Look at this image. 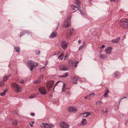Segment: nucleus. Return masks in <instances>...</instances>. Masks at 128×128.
<instances>
[{
  "mask_svg": "<svg viewBox=\"0 0 128 128\" xmlns=\"http://www.w3.org/2000/svg\"><path fill=\"white\" fill-rule=\"evenodd\" d=\"M120 26L122 28H128V19H122L120 23Z\"/></svg>",
  "mask_w": 128,
  "mask_h": 128,
  "instance_id": "obj_1",
  "label": "nucleus"
},
{
  "mask_svg": "<svg viewBox=\"0 0 128 128\" xmlns=\"http://www.w3.org/2000/svg\"><path fill=\"white\" fill-rule=\"evenodd\" d=\"M74 2L76 4V5H72L71 6V7L74 10H77L80 8L81 4L80 2L78 0H75Z\"/></svg>",
  "mask_w": 128,
  "mask_h": 128,
  "instance_id": "obj_2",
  "label": "nucleus"
},
{
  "mask_svg": "<svg viewBox=\"0 0 128 128\" xmlns=\"http://www.w3.org/2000/svg\"><path fill=\"white\" fill-rule=\"evenodd\" d=\"M28 66L30 68V70L32 71L34 67L36 66H37L38 65V64L37 63L35 64L34 63V62L31 60H29L28 62Z\"/></svg>",
  "mask_w": 128,
  "mask_h": 128,
  "instance_id": "obj_3",
  "label": "nucleus"
},
{
  "mask_svg": "<svg viewBox=\"0 0 128 128\" xmlns=\"http://www.w3.org/2000/svg\"><path fill=\"white\" fill-rule=\"evenodd\" d=\"M13 87L15 88V90L17 92H20L22 89V88L17 83H14L12 84Z\"/></svg>",
  "mask_w": 128,
  "mask_h": 128,
  "instance_id": "obj_4",
  "label": "nucleus"
},
{
  "mask_svg": "<svg viewBox=\"0 0 128 128\" xmlns=\"http://www.w3.org/2000/svg\"><path fill=\"white\" fill-rule=\"evenodd\" d=\"M53 126L52 124L47 123L42 124L40 125V127L42 128H51Z\"/></svg>",
  "mask_w": 128,
  "mask_h": 128,
  "instance_id": "obj_5",
  "label": "nucleus"
},
{
  "mask_svg": "<svg viewBox=\"0 0 128 128\" xmlns=\"http://www.w3.org/2000/svg\"><path fill=\"white\" fill-rule=\"evenodd\" d=\"M59 125L61 128H68L70 126L68 123L64 122L60 123Z\"/></svg>",
  "mask_w": 128,
  "mask_h": 128,
  "instance_id": "obj_6",
  "label": "nucleus"
},
{
  "mask_svg": "<svg viewBox=\"0 0 128 128\" xmlns=\"http://www.w3.org/2000/svg\"><path fill=\"white\" fill-rule=\"evenodd\" d=\"M54 81L52 80L48 82L46 84V87L48 90H50L51 88L52 87L54 84Z\"/></svg>",
  "mask_w": 128,
  "mask_h": 128,
  "instance_id": "obj_7",
  "label": "nucleus"
},
{
  "mask_svg": "<svg viewBox=\"0 0 128 128\" xmlns=\"http://www.w3.org/2000/svg\"><path fill=\"white\" fill-rule=\"evenodd\" d=\"M68 110L69 112L74 113L77 111L76 108L75 107L70 106L68 108Z\"/></svg>",
  "mask_w": 128,
  "mask_h": 128,
  "instance_id": "obj_8",
  "label": "nucleus"
},
{
  "mask_svg": "<svg viewBox=\"0 0 128 128\" xmlns=\"http://www.w3.org/2000/svg\"><path fill=\"white\" fill-rule=\"evenodd\" d=\"M41 94L44 95H45L47 93L46 89L44 87H42L38 88Z\"/></svg>",
  "mask_w": 128,
  "mask_h": 128,
  "instance_id": "obj_9",
  "label": "nucleus"
},
{
  "mask_svg": "<svg viewBox=\"0 0 128 128\" xmlns=\"http://www.w3.org/2000/svg\"><path fill=\"white\" fill-rule=\"evenodd\" d=\"M67 44L66 41H62L61 44V46L63 49H65L67 47Z\"/></svg>",
  "mask_w": 128,
  "mask_h": 128,
  "instance_id": "obj_10",
  "label": "nucleus"
},
{
  "mask_svg": "<svg viewBox=\"0 0 128 128\" xmlns=\"http://www.w3.org/2000/svg\"><path fill=\"white\" fill-rule=\"evenodd\" d=\"M26 33H27V34H31V36H33V35L31 34V32H29L27 30H24L22 32H21L20 33V37H21L23 35L26 34Z\"/></svg>",
  "mask_w": 128,
  "mask_h": 128,
  "instance_id": "obj_11",
  "label": "nucleus"
},
{
  "mask_svg": "<svg viewBox=\"0 0 128 128\" xmlns=\"http://www.w3.org/2000/svg\"><path fill=\"white\" fill-rule=\"evenodd\" d=\"M74 30L73 28H72V30L71 31V30H68L67 32V33L66 35V37L67 38H69L71 36L73 32L72 31Z\"/></svg>",
  "mask_w": 128,
  "mask_h": 128,
  "instance_id": "obj_12",
  "label": "nucleus"
},
{
  "mask_svg": "<svg viewBox=\"0 0 128 128\" xmlns=\"http://www.w3.org/2000/svg\"><path fill=\"white\" fill-rule=\"evenodd\" d=\"M112 48L110 47L107 48L105 50V51L106 54H110L112 51Z\"/></svg>",
  "mask_w": 128,
  "mask_h": 128,
  "instance_id": "obj_13",
  "label": "nucleus"
},
{
  "mask_svg": "<svg viewBox=\"0 0 128 128\" xmlns=\"http://www.w3.org/2000/svg\"><path fill=\"white\" fill-rule=\"evenodd\" d=\"M80 81V80L78 78L74 77L73 78V83L74 84H77V82Z\"/></svg>",
  "mask_w": 128,
  "mask_h": 128,
  "instance_id": "obj_14",
  "label": "nucleus"
},
{
  "mask_svg": "<svg viewBox=\"0 0 128 128\" xmlns=\"http://www.w3.org/2000/svg\"><path fill=\"white\" fill-rule=\"evenodd\" d=\"M70 25L68 21H65L64 22V27L65 28H67Z\"/></svg>",
  "mask_w": 128,
  "mask_h": 128,
  "instance_id": "obj_15",
  "label": "nucleus"
},
{
  "mask_svg": "<svg viewBox=\"0 0 128 128\" xmlns=\"http://www.w3.org/2000/svg\"><path fill=\"white\" fill-rule=\"evenodd\" d=\"M57 34L56 32H53L51 34L50 37L52 39L54 37H56Z\"/></svg>",
  "mask_w": 128,
  "mask_h": 128,
  "instance_id": "obj_16",
  "label": "nucleus"
},
{
  "mask_svg": "<svg viewBox=\"0 0 128 128\" xmlns=\"http://www.w3.org/2000/svg\"><path fill=\"white\" fill-rule=\"evenodd\" d=\"M10 76V75H9L7 76H4L3 79L2 81L4 82H6L7 79Z\"/></svg>",
  "mask_w": 128,
  "mask_h": 128,
  "instance_id": "obj_17",
  "label": "nucleus"
},
{
  "mask_svg": "<svg viewBox=\"0 0 128 128\" xmlns=\"http://www.w3.org/2000/svg\"><path fill=\"white\" fill-rule=\"evenodd\" d=\"M102 111L103 114H105L106 113L107 114L108 112L109 109L108 108H103Z\"/></svg>",
  "mask_w": 128,
  "mask_h": 128,
  "instance_id": "obj_18",
  "label": "nucleus"
},
{
  "mask_svg": "<svg viewBox=\"0 0 128 128\" xmlns=\"http://www.w3.org/2000/svg\"><path fill=\"white\" fill-rule=\"evenodd\" d=\"M68 70V69L65 66H61L60 67V70Z\"/></svg>",
  "mask_w": 128,
  "mask_h": 128,
  "instance_id": "obj_19",
  "label": "nucleus"
},
{
  "mask_svg": "<svg viewBox=\"0 0 128 128\" xmlns=\"http://www.w3.org/2000/svg\"><path fill=\"white\" fill-rule=\"evenodd\" d=\"M90 115V113L88 112H85L84 113L81 114V115L84 117H87Z\"/></svg>",
  "mask_w": 128,
  "mask_h": 128,
  "instance_id": "obj_20",
  "label": "nucleus"
},
{
  "mask_svg": "<svg viewBox=\"0 0 128 128\" xmlns=\"http://www.w3.org/2000/svg\"><path fill=\"white\" fill-rule=\"evenodd\" d=\"M120 37H119L116 39L112 40V41L113 43H117L118 41L120 40Z\"/></svg>",
  "mask_w": 128,
  "mask_h": 128,
  "instance_id": "obj_21",
  "label": "nucleus"
},
{
  "mask_svg": "<svg viewBox=\"0 0 128 128\" xmlns=\"http://www.w3.org/2000/svg\"><path fill=\"white\" fill-rule=\"evenodd\" d=\"M109 90H107L104 94V97H107L108 96V94L109 93Z\"/></svg>",
  "mask_w": 128,
  "mask_h": 128,
  "instance_id": "obj_22",
  "label": "nucleus"
},
{
  "mask_svg": "<svg viewBox=\"0 0 128 128\" xmlns=\"http://www.w3.org/2000/svg\"><path fill=\"white\" fill-rule=\"evenodd\" d=\"M87 124L86 120H82V122L80 125H85Z\"/></svg>",
  "mask_w": 128,
  "mask_h": 128,
  "instance_id": "obj_23",
  "label": "nucleus"
},
{
  "mask_svg": "<svg viewBox=\"0 0 128 128\" xmlns=\"http://www.w3.org/2000/svg\"><path fill=\"white\" fill-rule=\"evenodd\" d=\"M68 72L66 73L64 75L60 76V77H61L62 78H66L68 76Z\"/></svg>",
  "mask_w": 128,
  "mask_h": 128,
  "instance_id": "obj_24",
  "label": "nucleus"
},
{
  "mask_svg": "<svg viewBox=\"0 0 128 128\" xmlns=\"http://www.w3.org/2000/svg\"><path fill=\"white\" fill-rule=\"evenodd\" d=\"M14 48L16 50V51L18 52L20 51V48L18 46H15Z\"/></svg>",
  "mask_w": 128,
  "mask_h": 128,
  "instance_id": "obj_25",
  "label": "nucleus"
},
{
  "mask_svg": "<svg viewBox=\"0 0 128 128\" xmlns=\"http://www.w3.org/2000/svg\"><path fill=\"white\" fill-rule=\"evenodd\" d=\"M119 73L117 71L114 72V77H116L118 76L119 74Z\"/></svg>",
  "mask_w": 128,
  "mask_h": 128,
  "instance_id": "obj_26",
  "label": "nucleus"
},
{
  "mask_svg": "<svg viewBox=\"0 0 128 128\" xmlns=\"http://www.w3.org/2000/svg\"><path fill=\"white\" fill-rule=\"evenodd\" d=\"M4 85V82L0 80V87L3 86Z\"/></svg>",
  "mask_w": 128,
  "mask_h": 128,
  "instance_id": "obj_27",
  "label": "nucleus"
},
{
  "mask_svg": "<svg viewBox=\"0 0 128 128\" xmlns=\"http://www.w3.org/2000/svg\"><path fill=\"white\" fill-rule=\"evenodd\" d=\"M100 57L103 59H104L106 57V55H103L101 53L100 55Z\"/></svg>",
  "mask_w": 128,
  "mask_h": 128,
  "instance_id": "obj_28",
  "label": "nucleus"
},
{
  "mask_svg": "<svg viewBox=\"0 0 128 128\" xmlns=\"http://www.w3.org/2000/svg\"><path fill=\"white\" fill-rule=\"evenodd\" d=\"M34 121H31L29 122V124L30 125L31 127H32L33 126L32 124H34Z\"/></svg>",
  "mask_w": 128,
  "mask_h": 128,
  "instance_id": "obj_29",
  "label": "nucleus"
},
{
  "mask_svg": "<svg viewBox=\"0 0 128 128\" xmlns=\"http://www.w3.org/2000/svg\"><path fill=\"white\" fill-rule=\"evenodd\" d=\"M63 53H62L60 56L58 57V58L59 60L62 59L63 58Z\"/></svg>",
  "mask_w": 128,
  "mask_h": 128,
  "instance_id": "obj_30",
  "label": "nucleus"
},
{
  "mask_svg": "<svg viewBox=\"0 0 128 128\" xmlns=\"http://www.w3.org/2000/svg\"><path fill=\"white\" fill-rule=\"evenodd\" d=\"M12 124L15 125H16L18 124L17 120H13L12 122Z\"/></svg>",
  "mask_w": 128,
  "mask_h": 128,
  "instance_id": "obj_31",
  "label": "nucleus"
},
{
  "mask_svg": "<svg viewBox=\"0 0 128 128\" xmlns=\"http://www.w3.org/2000/svg\"><path fill=\"white\" fill-rule=\"evenodd\" d=\"M102 102L100 101H98L96 102V104L97 105H99V104L101 105V104Z\"/></svg>",
  "mask_w": 128,
  "mask_h": 128,
  "instance_id": "obj_32",
  "label": "nucleus"
},
{
  "mask_svg": "<svg viewBox=\"0 0 128 128\" xmlns=\"http://www.w3.org/2000/svg\"><path fill=\"white\" fill-rule=\"evenodd\" d=\"M40 50H37L36 52V54L39 55L40 54Z\"/></svg>",
  "mask_w": 128,
  "mask_h": 128,
  "instance_id": "obj_33",
  "label": "nucleus"
},
{
  "mask_svg": "<svg viewBox=\"0 0 128 128\" xmlns=\"http://www.w3.org/2000/svg\"><path fill=\"white\" fill-rule=\"evenodd\" d=\"M60 51H58L57 52H56L55 54H54V55H56L57 54H60Z\"/></svg>",
  "mask_w": 128,
  "mask_h": 128,
  "instance_id": "obj_34",
  "label": "nucleus"
},
{
  "mask_svg": "<svg viewBox=\"0 0 128 128\" xmlns=\"http://www.w3.org/2000/svg\"><path fill=\"white\" fill-rule=\"evenodd\" d=\"M84 45H83L82 46H80L78 48V50H81L82 48L84 47Z\"/></svg>",
  "mask_w": 128,
  "mask_h": 128,
  "instance_id": "obj_35",
  "label": "nucleus"
},
{
  "mask_svg": "<svg viewBox=\"0 0 128 128\" xmlns=\"http://www.w3.org/2000/svg\"><path fill=\"white\" fill-rule=\"evenodd\" d=\"M44 77V76L43 75H41L39 77V79L40 80H41V78H42V80L43 78Z\"/></svg>",
  "mask_w": 128,
  "mask_h": 128,
  "instance_id": "obj_36",
  "label": "nucleus"
},
{
  "mask_svg": "<svg viewBox=\"0 0 128 128\" xmlns=\"http://www.w3.org/2000/svg\"><path fill=\"white\" fill-rule=\"evenodd\" d=\"M13 113L15 115L18 114V112L16 110H14Z\"/></svg>",
  "mask_w": 128,
  "mask_h": 128,
  "instance_id": "obj_37",
  "label": "nucleus"
},
{
  "mask_svg": "<svg viewBox=\"0 0 128 128\" xmlns=\"http://www.w3.org/2000/svg\"><path fill=\"white\" fill-rule=\"evenodd\" d=\"M36 81H37V82L38 83L40 82L41 81V80H40L39 78H38V80H36Z\"/></svg>",
  "mask_w": 128,
  "mask_h": 128,
  "instance_id": "obj_38",
  "label": "nucleus"
},
{
  "mask_svg": "<svg viewBox=\"0 0 128 128\" xmlns=\"http://www.w3.org/2000/svg\"><path fill=\"white\" fill-rule=\"evenodd\" d=\"M78 62L76 61V62L75 63V67H76L77 66V64L78 63Z\"/></svg>",
  "mask_w": 128,
  "mask_h": 128,
  "instance_id": "obj_39",
  "label": "nucleus"
},
{
  "mask_svg": "<svg viewBox=\"0 0 128 128\" xmlns=\"http://www.w3.org/2000/svg\"><path fill=\"white\" fill-rule=\"evenodd\" d=\"M5 94H6L5 93V92H4L2 93H1L0 94V95L1 96H4Z\"/></svg>",
  "mask_w": 128,
  "mask_h": 128,
  "instance_id": "obj_40",
  "label": "nucleus"
},
{
  "mask_svg": "<svg viewBox=\"0 0 128 128\" xmlns=\"http://www.w3.org/2000/svg\"><path fill=\"white\" fill-rule=\"evenodd\" d=\"M105 47V45H103L102 46L100 47V48L101 49L104 48Z\"/></svg>",
  "mask_w": 128,
  "mask_h": 128,
  "instance_id": "obj_41",
  "label": "nucleus"
},
{
  "mask_svg": "<svg viewBox=\"0 0 128 128\" xmlns=\"http://www.w3.org/2000/svg\"><path fill=\"white\" fill-rule=\"evenodd\" d=\"M94 93H92L91 94H89V96H92V97H93V96H94Z\"/></svg>",
  "mask_w": 128,
  "mask_h": 128,
  "instance_id": "obj_42",
  "label": "nucleus"
},
{
  "mask_svg": "<svg viewBox=\"0 0 128 128\" xmlns=\"http://www.w3.org/2000/svg\"><path fill=\"white\" fill-rule=\"evenodd\" d=\"M68 54H66V55L65 56V58H64V59H66V58L68 57Z\"/></svg>",
  "mask_w": 128,
  "mask_h": 128,
  "instance_id": "obj_43",
  "label": "nucleus"
},
{
  "mask_svg": "<svg viewBox=\"0 0 128 128\" xmlns=\"http://www.w3.org/2000/svg\"><path fill=\"white\" fill-rule=\"evenodd\" d=\"M30 115L32 116H34L35 115V114L34 113H30Z\"/></svg>",
  "mask_w": 128,
  "mask_h": 128,
  "instance_id": "obj_44",
  "label": "nucleus"
},
{
  "mask_svg": "<svg viewBox=\"0 0 128 128\" xmlns=\"http://www.w3.org/2000/svg\"><path fill=\"white\" fill-rule=\"evenodd\" d=\"M65 84H63V88H62V91H63L64 90V89L65 88Z\"/></svg>",
  "mask_w": 128,
  "mask_h": 128,
  "instance_id": "obj_45",
  "label": "nucleus"
},
{
  "mask_svg": "<svg viewBox=\"0 0 128 128\" xmlns=\"http://www.w3.org/2000/svg\"><path fill=\"white\" fill-rule=\"evenodd\" d=\"M57 82V83L56 84H55V85H54V88H53V90H54V88H55V86H56V85L57 84H58V83H59V82Z\"/></svg>",
  "mask_w": 128,
  "mask_h": 128,
  "instance_id": "obj_46",
  "label": "nucleus"
},
{
  "mask_svg": "<svg viewBox=\"0 0 128 128\" xmlns=\"http://www.w3.org/2000/svg\"><path fill=\"white\" fill-rule=\"evenodd\" d=\"M88 96H87L84 97V98L85 99H86L88 98Z\"/></svg>",
  "mask_w": 128,
  "mask_h": 128,
  "instance_id": "obj_47",
  "label": "nucleus"
},
{
  "mask_svg": "<svg viewBox=\"0 0 128 128\" xmlns=\"http://www.w3.org/2000/svg\"><path fill=\"white\" fill-rule=\"evenodd\" d=\"M8 90L7 89H6L4 90V92H5V93L6 94V92H7L8 91Z\"/></svg>",
  "mask_w": 128,
  "mask_h": 128,
  "instance_id": "obj_48",
  "label": "nucleus"
},
{
  "mask_svg": "<svg viewBox=\"0 0 128 128\" xmlns=\"http://www.w3.org/2000/svg\"><path fill=\"white\" fill-rule=\"evenodd\" d=\"M69 62L70 63H72L73 62V61L72 60H70Z\"/></svg>",
  "mask_w": 128,
  "mask_h": 128,
  "instance_id": "obj_49",
  "label": "nucleus"
},
{
  "mask_svg": "<svg viewBox=\"0 0 128 128\" xmlns=\"http://www.w3.org/2000/svg\"><path fill=\"white\" fill-rule=\"evenodd\" d=\"M29 98H33V97L32 96H30Z\"/></svg>",
  "mask_w": 128,
  "mask_h": 128,
  "instance_id": "obj_50",
  "label": "nucleus"
},
{
  "mask_svg": "<svg viewBox=\"0 0 128 128\" xmlns=\"http://www.w3.org/2000/svg\"><path fill=\"white\" fill-rule=\"evenodd\" d=\"M37 81H35L34 82V84H38V83L37 82Z\"/></svg>",
  "mask_w": 128,
  "mask_h": 128,
  "instance_id": "obj_51",
  "label": "nucleus"
},
{
  "mask_svg": "<svg viewBox=\"0 0 128 128\" xmlns=\"http://www.w3.org/2000/svg\"><path fill=\"white\" fill-rule=\"evenodd\" d=\"M24 82L25 81L24 80H22L21 82L22 83H24Z\"/></svg>",
  "mask_w": 128,
  "mask_h": 128,
  "instance_id": "obj_52",
  "label": "nucleus"
},
{
  "mask_svg": "<svg viewBox=\"0 0 128 128\" xmlns=\"http://www.w3.org/2000/svg\"><path fill=\"white\" fill-rule=\"evenodd\" d=\"M81 41L80 40H79L78 41V43L79 44H80V43H81Z\"/></svg>",
  "mask_w": 128,
  "mask_h": 128,
  "instance_id": "obj_53",
  "label": "nucleus"
},
{
  "mask_svg": "<svg viewBox=\"0 0 128 128\" xmlns=\"http://www.w3.org/2000/svg\"><path fill=\"white\" fill-rule=\"evenodd\" d=\"M111 2H112V1H114V0H110Z\"/></svg>",
  "mask_w": 128,
  "mask_h": 128,
  "instance_id": "obj_54",
  "label": "nucleus"
},
{
  "mask_svg": "<svg viewBox=\"0 0 128 128\" xmlns=\"http://www.w3.org/2000/svg\"><path fill=\"white\" fill-rule=\"evenodd\" d=\"M82 120H86V119H83Z\"/></svg>",
  "mask_w": 128,
  "mask_h": 128,
  "instance_id": "obj_55",
  "label": "nucleus"
},
{
  "mask_svg": "<svg viewBox=\"0 0 128 128\" xmlns=\"http://www.w3.org/2000/svg\"><path fill=\"white\" fill-rule=\"evenodd\" d=\"M89 0V1H91L92 0Z\"/></svg>",
  "mask_w": 128,
  "mask_h": 128,
  "instance_id": "obj_56",
  "label": "nucleus"
},
{
  "mask_svg": "<svg viewBox=\"0 0 128 128\" xmlns=\"http://www.w3.org/2000/svg\"><path fill=\"white\" fill-rule=\"evenodd\" d=\"M127 121H127V122H126V123H127L128 124V120H127Z\"/></svg>",
  "mask_w": 128,
  "mask_h": 128,
  "instance_id": "obj_57",
  "label": "nucleus"
},
{
  "mask_svg": "<svg viewBox=\"0 0 128 128\" xmlns=\"http://www.w3.org/2000/svg\"><path fill=\"white\" fill-rule=\"evenodd\" d=\"M83 44H85L84 43V42H83Z\"/></svg>",
  "mask_w": 128,
  "mask_h": 128,
  "instance_id": "obj_58",
  "label": "nucleus"
},
{
  "mask_svg": "<svg viewBox=\"0 0 128 128\" xmlns=\"http://www.w3.org/2000/svg\"><path fill=\"white\" fill-rule=\"evenodd\" d=\"M124 98H126V97H125Z\"/></svg>",
  "mask_w": 128,
  "mask_h": 128,
  "instance_id": "obj_59",
  "label": "nucleus"
},
{
  "mask_svg": "<svg viewBox=\"0 0 128 128\" xmlns=\"http://www.w3.org/2000/svg\"><path fill=\"white\" fill-rule=\"evenodd\" d=\"M102 51H100V52H101Z\"/></svg>",
  "mask_w": 128,
  "mask_h": 128,
  "instance_id": "obj_60",
  "label": "nucleus"
},
{
  "mask_svg": "<svg viewBox=\"0 0 128 128\" xmlns=\"http://www.w3.org/2000/svg\"><path fill=\"white\" fill-rule=\"evenodd\" d=\"M127 15L128 16V14H127Z\"/></svg>",
  "mask_w": 128,
  "mask_h": 128,
  "instance_id": "obj_61",
  "label": "nucleus"
}]
</instances>
